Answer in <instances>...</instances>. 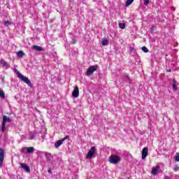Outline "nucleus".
I'll return each instance as SVG.
<instances>
[{"instance_id":"20","label":"nucleus","mask_w":179,"mask_h":179,"mask_svg":"<svg viewBox=\"0 0 179 179\" xmlns=\"http://www.w3.org/2000/svg\"><path fill=\"white\" fill-rule=\"evenodd\" d=\"M17 55L20 58H22V57H23V55H24V52L22 50H20L19 52H17Z\"/></svg>"},{"instance_id":"8","label":"nucleus","mask_w":179,"mask_h":179,"mask_svg":"<svg viewBox=\"0 0 179 179\" xmlns=\"http://www.w3.org/2000/svg\"><path fill=\"white\" fill-rule=\"evenodd\" d=\"M5 159V150L0 148V167H2Z\"/></svg>"},{"instance_id":"39","label":"nucleus","mask_w":179,"mask_h":179,"mask_svg":"<svg viewBox=\"0 0 179 179\" xmlns=\"http://www.w3.org/2000/svg\"><path fill=\"white\" fill-rule=\"evenodd\" d=\"M21 1H23V0H21Z\"/></svg>"},{"instance_id":"28","label":"nucleus","mask_w":179,"mask_h":179,"mask_svg":"<svg viewBox=\"0 0 179 179\" xmlns=\"http://www.w3.org/2000/svg\"><path fill=\"white\" fill-rule=\"evenodd\" d=\"M22 153H27V147H23L22 148Z\"/></svg>"},{"instance_id":"19","label":"nucleus","mask_w":179,"mask_h":179,"mask_svg":"<svg viewBox=\"0 0 179 179\" xmlns=\"http://www.w3.org/2000/svg\"><path fill=\"white\" fill-rule=\"evenodd\" d=\"M101 44L103 46L108 45V39H103L101 41Z\"/></svg>"},{"instance_id":"24","label":"nucleus","mask_w":179,"mask_h":179,"mask_svg":"<svg viewBox=\"0 0 179 179\" xmlns=\"http://www.w3.org/2000/svg\"><path fill=\"white\" fill-rule=\"evenodd\" d=\"M145 6H148L150 3V0H143Z\"/></svg>"},{"instance_id":"22","label":"nucleus","mask_w":179,"mask_h":179,"mask_svg":"<svg viewBox=\"0 0 179 179\" xmlns=\"http://www.w3.org/2000/svg\"><path fill=\"white\" fill-rule=\"evenodd\" d=\"M6 129V124L2 122L1 131L3 133L5 132Z\"/></svg>"},{"instance_id":"3","label":"nucleus","mask_w":179,"mask_h":179,"mask_svg":"<svg viewBox=\"0 0 179 179\" xmlns=\"http://www.w3.org/2000/svg\"><path fill=\"white\" fill-rule=\"evenodd\" d=\"M98 68H99V66H98V65H94V66H90V67L87 69V71H86V73H85V75H86L87 76H92V75L93 73H94L95 71H97Z\"/></svg>"},{"instance_id":"15","label":"nucleus","mask_w":179,"mask_h":179,"mask_svg":"<svg viewBox=\"0 0 179 179\" xmlns=\"http://www.w3.org/2000/svg\"><path fill=\"white\" fill-rule=\"evenodd\" d=\"M3 124H6V122H12V120L10 117H8L6 115H3Z\"/></svg>"},{"instance_id":"12","label":"nucleus","mask_w":179,"mask_h":179,"mask_svg":"<svg viewBox=\"0 0 179 179\" xmlns=\"http://www.w3.org/2000/svg\"><path fill=\"white\" fill-rule=\"evenodd\" d=\"M20 166H21V169H23V170H24L26 173H30V167H29L27 164L24 163H21Z\"/></svg>"},{"instance_id":"35","label":"nucleus","mask_w":179,"mask_h":179,"mask_svg":"<svg viewBox=\"0 0 179 179\" xmlns=\"http://www.w3.org/2000/svg\"><path fill=\"white\" fill-rule=\"evenodd\" d=\"M94 2H101V0H94Z\"/></svg>"},{"instance_id":"29","label":"nucleus","mask_w":179,"mask_h":179,"mask_svg":"<svg viewBox=\"0 0 179 179\" xmlns=\"http://www.w3.org/2000/svg\"><path fill=\"white\" fill-rule=\"evenodd\" d=\"M71 44H76V39L73 38L72 41L71 42Z\"/></svg>"},{"instance_id":"18","label":"nucleus","mask_w":179,"mask_h":179,"mask_svg":"<svg viewBox=\"0 0 179 179\" xmlns=\"http://www.w3.org/2000/svg\"><path fill=\"white\" fill-rule=\"evenodd\" d=\"M34 148L33 147H27V153H33Z\"/></svg>"},{"instance_id":"31","label":"nucleus","mask_w":179,"mask_h":179,"mask_svg":"<svg viewBox=\"0 0 179 179\" xmlns=\"http://www.w3.org/2000/svg\"><path fill=\"white\" fill-rule=\"evenodd\" d=\"M48 173L49 174H52V171L51 170V169H49L48 170Z\"/></svg>"},{"instance_id":"36","label":"nucleus","mask_w":179,"mask_h":179,"mask_svg":"<svg viewBox=\"0 0 179 179\" xmlns=\"http://www.w3.org/2000/svg\"><path fill=\"white\" fill-rule=\"evenodd\" d=\"M153 30H155V27H151V31L152 32Z\"/></svg>"},{"instance_id":"17","label":"nucleus","mask_w":179,"mask_h":179,"mask_svg":"<svg viewBox=\"0 0 179 179\" xmlns=\"http://www.w3.org/2000/svg\"><path fill=\"white\" fill-rule=\"evenodd\" d=\"M172 89L173 92H177V90H178V89L177 88V81H176L175 79L173 80Z\"/></svg>"},{"instance_id":"23","label":"nucleus","mask_w":179,"mask_h":179,"mask_svg":"<svg viewBox=\"0 0 179 179\" xmlns=\"http://www.w3.org/2000/svg\"><path fill=\"white\" fill-rule=\"evenodd\" d=\"M134 0H127V1H126V5H125V6H126V7L129 6V5H131V4L134 2Z\"/></svg>"},{"instance_id":"7","label":"nucleus","mask_w":179,"mask_h":179,"mask_svg":"<svg viewBox=\"0 0 179 179\" xmlns=\"http://www.w3.org/2000/svg\"><path fill=\"white\" fill-rule=\"evenodd\" d=\"M42 155H44L45 157L46 158L47 163H51L52 162V155L50 152H42Z\"/></svg>"},{"instance_id":"1","label":"nucleus","mask_w":179,"mask_h":179,"mask_svg":"<svg viewBox=\"0 0 179 179\" xmlns=\"http://www.w3.org/2000/svg\"><path fill=\"white\" fill-rule=\"evenodd\" d=\"M14 71L15 72L17 78L22 80V82H24L27 85L29 86V87H33V83H31V81L29 79V78L23 76V74L20 73L17 69H15Z\"/></svg>"},{"instance_id":"6","label":"nucleus","mask_w":179,"mask_h":179,"mask_svg":"<svg viewBox=\"0 0 179 179\" xmlns=\"http://www.w3.org/2000/svg\"><path fill=\"white\" fill-rule=\"evenodd\" d=\"M129 54L131 57H134L135 59H138L139 58V55L136 53V49H135V48L131 46L129 47Z\"/></svg>"},{"instance_id":"33","label":"nucleus","mask_w":179,"mask_h":179,"mask_svg":"<svg viewBox=\"0 0 179 179\" xmlns=\"http://www.w3.org/2000/svg\"><path fill=\"white\" fill-rule=\"evenodd\" d=\"M6 26H8V24H10V22L9 21H6L5 22Z\"/></svg>"},{"instance_id":"11","label":"nucleus","mask_w":179,"mask_h":179,"mask_svg":"<svg viewBox=\"0 0 179 179\" xmlns=\"http://www.w3.org/2000/svg\"><path fill=\"white\" fill-rule=\"evenodd\" d=\"M29 141L36 140V136H37V132L29 131Z\"/></svg>"},{"instance_id":"21","label":"nucleus","mask_w":179,"mask_h":179,"mask_svg":"<svg viewBox=\"0 0 179 179\" xmlns=\"http://www.w3.org/2000/svg\"><path fill=\"white\" fill-rule=\"evenodd\" d=\"M0 97L1 99H5V92L0 88Z\"/></svg>"},{"instance_id":"27","label":"nucleus","mask_w":179,"mask_h":179,"mask_svg":"<svg viewBox=\"0 0 179 179\" xmlns=\"http://www.w3.org/2000/svg\"><path fill=\"white\" fill-rule=\"evenodd\" d=\"M142 51H143V52H148L149 51V49H148V48H146V46H143L141 48Z\"/></svg>"},{"instance_id":"14","label":"nucleus","mask_w":179,"mask_h":179,"mask_svg":"<svg viewBox=\"0 0 179 179\" xmlns=\"http://www.w3.org/2000/svg\"><path fill=\"white\" fill-rule=\"evenodd\" d=\"M159 169H160V166H157L155 167H153L152 169L151 174H152V176H157Z\"/></svg>"},{"instance_id":"38","label":"nucleus","mask_w":179,"mask_h":179,"mask_svg":"<svg viewBox=\"0 0 179 179\" xmlns=\"http://www.w3.org/2000/svg\"><path fill=\"white\" fill-rule=\"evenodd\" d=\"M176 115H177V112H175Z\"/></svg>"},{"instance_id":"25","label":"nucleus","mask_w":179,"mask_h":179,"mask_svg":"<svg viewBox=\"0 0 179 179\" xmlns=\"http://www.w3.org/2000/svg\"><path fill=\"white\" fill-rule=\"evenodd\" d=\"M119 27L124 30V29H125V23H119Z\"/></svg>"},{"instance_id":"32","label":"nucleus","mask_w":179,"mask_h":179,"mask_svg":"<svg viewBox=\"0 0 179 179\" xmlns=\"http://www.w3.org/2000/svg\"><path fill=\"white\" fill-rule=\"evenodd\" d=\"M126 79H127V80H129V82H131V78H129V76H126Z\"/></svg>"},{"instance_id":"5","label":"nucleus","mask_w":179,"mask_h":179,"mask_svg":"<svg viewBox=\"0 0 179 179\" xmlns=\"http://www.w3.org/2000/svg\"><path fill=\"white\" fill-rule=\"evenodd\" d=\"M96 155V147L93 146L87 154L86 159H92Z\"/></svg>"},{"instance_id":"26","label":"nucleus","mask_w":179,"mask_h":179,"mask_svg":"<svg viewBox=\"0 0 179 179\" xmlns=\"http://www.w3.org/2000/svg\"><path fill=\"white\" fill-rule=\"evenodd\" d=\"M175 162H179V152H177L176 155L174 157Z\"/></svg>"},{"instance_id":"13","label":"nucleus","mask_w":179,"mask_h":179,"mask_svg":"<svg viewBox=\"0 0 179 179\" xmlns=\"http://www.w3.org/2000/svg\"><path fill=\"white\" fill-rule=\"evenodd\" d=\"M0 64L2 65L3 68H5V69H9V68H10V66L3 59L0 60Z\"/></svg>"},{"instance_id":"10","label":"nucleus","mask_w":179,"mask_h":179,"mask_svg":"<svg viewBox=\"0 0 179 179\" xmlns=\"http://www.w3.org/2000/svg\"><path fill=\"white\" fill-rule=\"evenodd\" d=\"M72 96L74 97V99L79 97V87L78 86L74 87V90L72 92Z\"/></svg>"},{"instance_id":"2","label":"nucleus","mask_w":179,"mask_h":179,"mask_svg":"<svg viewBox=\"0 0 179 179\" xmlns=\"http://www.w3.org/2000/svg\"><path fill=\"white\" fill-rule=\"evenodd\" d=\"M109 162L112 164H118L121 162V157L117 155H112L109 157Z\"/></svg>"},{"instance_id":"37","label":"nucleus","mask_w":179,"mask_h":179,"mask_svg":"<svg viewBox=\"0 0 179 179\" xmlns=\"http://www.w3.org/2000/svg\"><path fill=\"white\" fill-rule=\"evenodd\" d=\"M168 72H171V69H169V70L168 71Z\"/></svg>"},{"instance_id":"9","label":"nucleus","mask_w":179,"mask_h":179,"mask_svg":"<svg viewBox=\"0 0 179 179\" xmlns=\"http://www.w3.org/2000/svg\"><path fill=\"white\" fill-rule=\"evenodd\" d=\"M148 153H149V148H148V147L143 148V150H142V159L143 160H145V159H146V157H148Z\"/></svg>"},{"instance_id":"16","label":"nucleus","mask_w":179,"mask_h":179,"mask_svg":"<svg viewBox=\"0 0 179 179\" xmlns=\"http://www.w3.org/2000/svg\"><path fill=\"white\" fill-rule=\"evenodd\" d=\"M32 50H35V51H44V48H43V47L36 45L32 46Z\"/></svg>"},{"instance_id":"34","label":"nucleus","mask_w":179,"mask_h":179,"mask_svg":"<svg viewBox=\"0 0 179 179\" xmlns=\"http://www.w3.org/2000/svg\"><path fill=\"white\" fill-rule=\"evenodd\" d=\"M177 122H179V117L178 115H176V117Z\"/></svg>"},{"instance_id":"4","label":"nucleus","mask_w":179,"mask_h":179,"mask_svg":"<svg viewBox=\"0 0 179 179\" xmlns=\"http://www.w3.org/2000/svg\"><path fill=\"white\" fill-rule=\"evenodd\" d=\"M66 139H69V136H66L64 138H62L56 141V143H55V148L56 149H58V148H59V146H61V145H62L64 142L66 141Z\"/></svg>"},{"instance_id":"30","label":"nucleus","mask_w":179,"mask_h":179,"mask_svg":"<svg viewBox=\"0 0 179 179\" xmlns=\"http://www.w3.org/2000/svg\"><path fill=\"white\" fill-rule=\"evenodd\" d=\"M173 170H174V171H178V170H179V166H175V167L173 168Z\"/></svg>"}]
</instances>
